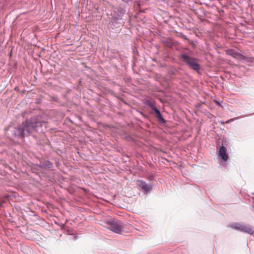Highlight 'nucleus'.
I'll return each instance as SVG.
<instances>
[{
	"label": "nucleus",
	"instance_id": "1",
	"mask_svg": "<svg viewBox=\"0 0 254 254\" xmlns=\"http://www.w3.org/2000/svg\"><path fill=\"white\" fill-rule=\"evenodd\" d=\"M42 122L36 118H31L24 123L15 128L13 133L15 136L24 137L25 135L37 131V128L42 126Z\"/></svg>",
	"mask_w": 254,
	"mask_h": 254
},
{
	"label": "nucleus",
	"instance_id": "2",
	"mask_svg": "<svg viewBox=\"0 0 254 254\" xmlns=\"http://www.w3.org/2000/svg\"><path fill=\"white\" fill-rule=\"evenodd\" d=\"M180 58L184 62H186L191 68L196 71L199 70V64H198V61L196 59L190 57L185 54L181 55Z\"/></svg>",
	"mask_w": 254,
	"mask_h": 254
},
{
	"label": "nucleus",
	"instance_id": "3",
	"mask_svg": "<svg viewBox=\"0 0 254 254\" xmlns=\"http://www.w3.org/2000/svg\"><path fill=\"white\" fill-rule=\"evenodd\" d=\"M107 224V228L115 233L121 234L124 231L123 224L119 221L114 219L108 221Z\"/></svg>",
	"mask_w": 254,
	"mask_h": 254
},
{
	"label": "nucleus",
	"instance_id": "4",
	"mask_svg": "<svg viewBox=\"0 0 254 254\" xmlns=\"http://www.w3.org/2000/svg\"><path fill=\"white\" fill-rule=\"evenodd\" d=\"M219 155L223 161H227L228 156L226 153V148L224 146L220 147L219 150Z\"/></svg>",
	"mask_w": 254,
	"mask_h": 254
},
{
	"label": "nucleus",
	"instance_id": "5",
	"mask_svg": "<svg viewBox=\"0 0 254 254\" xmlns=\"http://www.w3.org/2000/svg\"><path fill=\"white\" fill-rule=\"evenodd\" d=\"M136 184L138 187L140 188L145 192L151 189L150 186L147 185L144 182L141 180H138L136 182Z\"/></svg>",
	"mask_w": 254,
	"mask_h": 254
},
{
	"label": "nucleus",
	"instance_id": "6",
	"mask_svg": "<svg viewBox=\"0 0 254 254\" xmlns=\"http://www.w3.org/2000/svg\"><path fill=\"white\" fill-rule=\"evenodd\" d=\"M241 232L247 233L250 234L254 233V230L250 226L247 225H243Z\"/></svg>",
	"mask_w": 254,
	"mask_h": 254
},
{
	"label": "nucleus",
	"instance_id": "7",
	"mask_svg": "<svg viewBox=\"0 0 254 254\" xmlns=\"http://www.w3.org/2000/svg\"><path fill=\"white\" fill-rule=\"evenodd\" d=\"M244 225H241L239 224H236L234 228L237 230L242 231L243 229V226Z\"/></svg>",
	"mask_w": 254,
	"mask_h": 254
},
{
	"label": "nucleus",
	"instance_id": "8",
	"mask_svg": "<svg viewBox=\"0 0 254 254\" xmlns=\"http://www.w3.org/2000/svg\"><path fill=\"white\" fill-rule=\"evenodd\" d=\"M157 117L158 118V119L159 120H163V119L162 118V115H161L160 113V115L159 114L157 115Z\"/></svg>",
	"mask_w": 254,
	"mask_h": 254
},
{
	"label": "nucleus",
	"instance_id": "9",
	"mask_svg": "<svg viewBox=\"0 0 254 254\" xmlns=\"http://www.w3.org/2000/svg\"><path fill=\"white\" fill-rule=\"evenodd\" d=\"M154 111L155 113L157 115H158V114H159V115H160V111H159V110H158V109H157V108H155V109H154Z\"/></svg>",
	"mask_w": 254,
	"mask_h": 254
},
{
	"label": "nucleus",
	"instance_id": "10",
	"mask_svg": "<svg viewBox=\"0 0 254 254\" xmlns=\"http://www.w3.org/2000/svg\"><path fill=\"white\" fill-rule=\"evenodd\" d=\"M232 120H229L226 122V123H229Z\"/></svg>",
	"mask_w": 254,
	"mask_h": 254
},
{
	"label": "nucleus",
	"instance_id": "11",
	"mask_svg": "<svg viewBox=\"0 0 254 254\" xmlns=\"http://www.w3.org/2000/svg\"><path fill=\"white\" fill-rule=\"evenodd\" d=\"M234 55L236 56V55H237V53H234Z\"/></svg>",
	"mask_w": 254,
	"mask_h": 254
},
{
	"label": "nucleus",
	"instance_id": "12",
	"mask_svg": "<svg viewBox=\"0 0 254 254\" xmlns=\"http://www.w3.org/2000/svg\"><path fill=\"white\" fill-rule=\"evenodd\" d=\"M222 124H224V122H221Z\"/></svg>",
	"mask_w": 254,
	"mask_h": 254
}]
</instances>
